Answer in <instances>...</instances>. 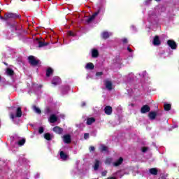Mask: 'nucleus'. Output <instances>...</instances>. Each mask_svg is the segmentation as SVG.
I'll return each mask as SVG.
<instances>
[{
    "label": "nucleus",
    "mask_w": 179,
    "mask_h": 179,
    "mask_svg": "<svg viewBox=\"0 0 179 179\" xmlns=\"http://www.w3.org/2000/svg\"><path fill=\"white\" fill-rule=\"evenodd\" d=\"M10 116L11 120H13V121H14L15 118L16 117L20 118V117H22V108H17L16 109V114L14 115L13 113H10Z\"/></svg>",
    "instance_id": "nucleus-1"
},
{
    "label": "nucleus",
    "mask_w": 179,
    "mask_h": 179,
    "mask_svg": "<svg viewBox=\"0 0 179 179\" xmlns=\"http://www.w3.org/2000/svg\"><path fill=\"white\" fill-rule=\"evenodd\" d=\"M28 59L31 65L35 66V65H38V64H40V60L34 56H29L28 57Z\"/></svg>",
    "instance_id": "nucleus-2"
},
{
    "label": "nucleus",
    "mask_w": 179,
    "mask_h": 179,
    "mask_svg": "<svg viewBox=\"0 0 179 179\" xmlns=\"http://www.w3.org/2000/svg\"><path fill=\"white\" fill-rule=\"evenodd\" d=\"M15 17H17V15L13 13H8L4 15L5 20H8L9 19H15Z\"/></svg>",
    "instance_id": "nucleus-3"
},
{
    "label": "nucleus",
    "mask_w": 179,
    "mask_h": 179,
    "mask_svg": "<svg viewBox=\"0 0 179 179\" xmlns=\"http://www.w3.org/2000/svg\"><path fill=\"white\" fill-rule=\"evenodd\" d=\"M167 44L172 50H176V48H177V43H176V41L173 40H169Z\"/></svg>",
    "instance_id": "nucleus-4"
},
{
    "label": "nucleus",
    "mask_w": 179,
    "mask_h": 179,
    "mask_svg": "<svg viewBox=\"0 0 179 179\" xmlns=\"http://www.w3.org/2000/svg\"><path fill=\"white\" fill-rule=\"evenodd\" d=\"M105 86L108 90H113V83L110 81V80H105Z\"/></svg>",
    "instance_id": "nucleus-5"
},
{
    "label": "nucleus",
    "mask_w": 179,
    "mask_h": 179,
    "mask_svg": "<svg viewBox=\"0 0 179 179\" xmlns=\"http://www.w3.org/2000/svg\"><path fill=\"white\" fill-rule=\"evenodd\" d=\"M63 141L64 142V143H71V136L69 134L64 135L63 136Z\"/></svg>",
    "instance_id": "nucleus-6"
},
{
    "label": "nucleus",
    "mask_w": 179,
    "mask_h": 179,
    "mask_svg": "<svg viewBox=\"0 0 179 179\" xmlns=\"http://www.w3.org/2000/svg\"><path fill=\"white\" fill-rule=\"evenodd\" d=\"M149 111H150V108L148 105L143 106L141 108V113H142V114H145L146 113H149Z\"/></svg>",
    "instance_id": "nucleus-7"
},
{
    "label": "nucleus",
    "mask_w": 179,
    "mask_h": 179,
    "mask_svg": "<svg viewBox=\"0 0 179 179\" xmlns=\"http://www.w3.org/2000/svg\"><path fill=\"white\" fill-rule=\"evenodd\" d=\"M105 114H107V115H111V113H113V108L111 106H106L104 109Z\"/></svg>",
    "instance_id": "nucleus-8"
},
{
    "label": "nucleus",
    "mask_w": 179,
    "mask_h": 179,
    "mask_svg": "<svg viewBox=\"0 0 179 179\" xmlns=\"http://www.w3.org/2000/svg\"><path fill=\"white\" fill-rule=\"evenodd\" d=\"M122 162H124V159H122V157H120L116 162H115L113 163V166L117 167V166H120V164H122Z\"/></svg>",
    "instance_id": "nucleus-9"
},
{
    "label": "nucleus",
    "mask_w": 179,
    "mask_h": 179,
    "mask_svg": "<svg viewBox=\"0 0 179 179\" xmlns=\"http://www.w3.org/2000/svg\"><path fill=\"white\" fill-rule=\"evenodd\" d=\"M113 34L111 32H107V31H103L101 34V36L103 38H108V37H110V36H112Z\"/></svg>",
    "instance_id": "nucleus-10"
},
{
    "label": "nucleus",
    "mask_w": 179,
    "mask_h": 179,
    "mask_svg": "<svg viewBox=\"0 0 179 179\" xmlns=\"http://www.w3.org/2000/svg\"><path fill=\"white\" fill-rule=\"evenodd\" d=\"M61 83V79L59 77H55L52 81V85H57Z\"/></svg>",
    "instance_id": "nucleus-11"
},
{
    "label": "nucleus",
    "mask_w": 179,
    "mask_h": 179,
    "mask_svg": "<svg viewBox=\"0 0 179 179\" xmlns=\"http://www.w3.org/2000/svg\"><path fill=\"white\" fill-rule=\"evenodd\" d=\"M58 120V117H57L55 115H51L50 117V122H52V124H54V122H56V121Z\"/></svg>",
    "instance_id": "nucleus-12"
},
{
    "label": "nucleus",
    "mask_w": 179,
    "mask_h": 179,
    "mask_svg": "<svg viewBox=\"0 0 179 179\" xmlns=\"http://www.w3.org/2000/svg\"><path fill=\"white\" fill-rule=\"evenodd\" d=\"M92 58H97V57H99V50H97L96 49H92Z\"/></svg>",
    "instance_id": "nucleus-13"
},
{
    "label": "nucleus",
    "mask_w": 179,
    "mask_h": 179,
    "mask_svg": "<svg viewBox=\"0 0 179 179\" xmlns=\"http://www.w3.org/2000/svg\"><path fill=\"white\" fill-rule=\"evenodd\" d=\"M99 15V11L94 13L91 17H90L87 20V23H90L92 20H94V17H96Z\"/></svg>",
    "instance_id": "nucleus-14"
},
{
    "label": "nucleus",
    "mask_w": 179,
    "mask_h": 179,
    "mask_svg": "<svg viewBox=\"0 0 179 179\" xmlns=\"http://www.w3.org/2000/svg\"><path fill=\"white\" fill-rule=\"evenodd\" d=\"M62 128L59 127H55L53 128V131L56 132V134H62Z\"/></svg>",
    "instance_id": "nucleus-15"
},
{
    "label": "nucleus",
    "mask_w": 179,
    "mask_h": 179,
    "mask_svg": "<svg viewBox=\"0 0 179 179\" xmlns=\"http://www.w3.org/2000/svg\"><path fill=\"white\" fill-rule=\"evenodd\" d=\"M153 44H154L155 45H159V44H160V39L159 38V36H156L154 38Z\"/></svg>",
    "instance_id": "nucleus-16"
},
{
    "label": "nucleus",
    "mask_w": 179,
    "mask_h": 179,
    "mask_svg": "<svg viewBox=\"0 0 179 179\" xmlns=\"http://www.w3.org/2000/svg\"><path fill=\"white\" fill-rule=\"evenodd\" d=\"M60 157L62 160H67L68 159V155L64 153V151L60 152Z\"/></svg>",
    "instance_id": "nucleus-17"
},
{
    "label": "nucleus",
    "mask_w": 179,
    "mask_h": 179,
    "mask_svg": "<svg viewBox=\"0 0 179 179\" xmlns=\"http://www.w3.org/2000/svg\"><path fill=\"white\" fill-rule=\"evenodd\" d=\"M52 72H54V71L52 70V69L51 68H48L47 69V71H46V76L48 78H50V76H51L52 75Z\"/></svg>",
    "instance_id": "nucleus-18"
},
{
    "label": "nucleus",
    "mask_w": 179,
    "mask_h": 179,
    "mask_svg": "<svg viewBox=\"0 0 179 179\" xmlns=\"http://www.w3.org/2000/svg\"><path fill=\"white\" fill-rule=\"evenodd\" d=\"M150 173L152 175V176H157V169L156 168H152L150 169L149 170Z\"/></svg>",
    "instance_id": "nucleus-19"
},
{
    "label": "nucleus",
    "mask_w": 179,
    "mask_h": 179,
    "mask_svg": "<svg viewBox=\"0 0 179 179\" xmlns=\"http://www.w3.org/2000/svg\"><path fill=\"white\" fill-rule=\"evenodd\" d=\"M86 69H94V65L92 63H88L87 64V65L85 66Z\"/></svg>",
    "instance_id": "nucleus-20"
},
{
    "label": "nucleus",
    "mask_w": 179,
    "mask_h": 179,
    "mask_svg": "<svg viewBox=\"0 0 179 179\" xmlns=\"http://www.w3.org/2000/svg\"><path fill=\"white\" fill-rule=\"evenodd\" d=\"M99 166H100V161L96 160L94 165V170H98Z\"/></svg>",
    "instance_id": "nucleus-21"
},
{
    "label": "nucleus",
    "mask_w": 179,
    "mask_h": 179,
    "mask_svg": "<svg viewBox=\"0 0 179 179\" xmlns=\"http://www.w3.org/2000/svg\"><path fill=\"white\" fill-rule=\"evenodd\" d=\"M149 117L150 120H155L156 118V113L155 112H150L149 113Z\"/></svg>",
    "instance_id": "nucleus-22"
},
{
    "label": "nucleus",
    "mask_w": 179,
    "mask_h": 179,
    "mask_svg": "<svg viewBox=\"0 0 179 179\" xmlns=\"http://www.w3.org/2000/svg\"><path fill=\"white\" fill-rule=\"evenodd\" d=\"M164 108L166 111H169L170 110V109L171 108V105L169 104V103H165L164 105Z\"/></svg>",
    "instance_id": "nucleus-23"
},
{
    "label": "nucleus",
    "mask_w": 179,
    "mask_h": 179,
    "mask_svg": "<svg viewBox=\"0 0 179 179\" xmlns=\"http://www.w3.org/2000/svg\"><path fill=\"white\" fill-rule=\"evenodd\" d=\"M93 122H94V118L91 117V118H88L87 120V125H92V124H93Z\"/></svg>",
    "instance_id": "nucleus-24"
},
{
    "label": "nucleus",
    "mask_w": 179,
    "mask_h": 179,
    "mask_svg": "<svg viewBox=\"0 0 179 179\" xmlns=\"http://www.w3.org/2000/svg\"><path fill=\"white\" fill-rule=\"evenodd\" d=\"M44 138L46 139V141H51V134L46 133L44 134Z\"/></svg>",
    "instance_id": "nucleus-25"
},
{
    "label": "nucleus",
    "mask_w": 179,
    "mask_h": 179,
    "mask_svg": "<svg viewBox=\"0 0 179 179\" xmlns=\"http://www.w3.org/2000/svg\"><path fill=\"white\" fill-rule=\"evenodd\" d=\"M6 73H7V75H9L10 76L13 75V70L10 69H7Z\"/></svg>",
    "instance_id": "nucleus-26"
},
{
    "label": "nucleus",
    "mask_w": 179,
    "mask_h": 179,
    "mask_svg": "<svg viewBox=\"0 0 179 179\" xmlns=\"http://www.w3.org/2000/svg\"><path fill=\"white\" fill-rule=\"evenodd\" d=\"M26 143V140L24 139H21L18 141V145L20 146H23V144Z\"/></svg>",
    "instance_id": "nucleus-27"
},
{
    "label": "nucleus",
    "mask_w": 179,
    "mask_h": 179,
    "mask_svg": "<svg viewBox=\"0 0 179 179\" xmlns=\"http://www.w3.org/2000/svg\"><path fill=\"white\" fill-rule=\"evenodd\" d=\"M47 45V43H44V42H41V41H39L38 42V47L41 48V47H44Z\"/></svg>",
    "instance_id": "nucleus-28"
},
{
    "label": "nucleus",
    "mask_w": 179,
    "mask_h": 179,
    "mask_svg": "<svg viewBox=\"0 0 179 179\" xmlns=\"http://www.w3.org/2000/svg\"><path fill=\"white\" fill-rule=\"evenodd\" d=\"M34 110L35 111V113H36L37 114H40V113H41V110H40V108L34 106Z\"/></svg>",
    "instance_id": "nucleus-29"
},
{
    "label": "nucleus",
    "mask_w": 179,
    "mask_h": 179,
    "mask_svg": "<svg viewBox=\"0 0 179 179\" xmlns=\"http://www.w3.org/2000/svg\"><path fill=\"white\" fill-rule=\"evenodd\" d=\"M111 162H113V159L111 158H108L105 161L106 164H111Z\"/></svg>",
    "instance_id": "nucleus-30"
},
{
    "label": "nucleus",
    "mask_w": 179,
    "mask_h": 179,
    "mask_svg": "<svg viewBox=\"0 0 179 179\" xmlns=\"http://www.w3.org/2000/svg\"><path fill=\"white\" fill-rule=\"evenodd\" d=\"M107 146H105V145H101V150L102 151V152H106V151H107Z\"/></svg>",
    "instance_id": "nucleus-31"
},
{
    "label": "nucleus",
    "mask_w": 179,
    "mask_h": 179,
    "mask_svg": "<svg viewBox=\"0 0 179 179\" xmlns=\"http://www.w3.org/2000/svg\"><path fill=\"white\" fill-rule=\"evenodd\" d=\"M102 75H103V72H97L96 73V78H100V76H102Z\"/></svg>",
    "instance_id": "nucleus-32"
},
{
    "label": "nucleus",
    "mask_w": 179,
    "mask_h": 179,
    "mask_svg": "<svg viewBox=\"0 0 179 179\" xmlns=\"http://www.w3.org/2000/svg\"><path fill=\"white\" fill-rule=\"evenodd\" d=\"M38 132H39V134H43V132H44V128L39 127Z\"/></svg>",
    "instance_id": "nucleus-33"
},
{
    "label": "nucleus",
    "mask_w": 179,
    "mask_h": 179,
    "mask_svg": "<svg viewBox=\"0 0 179 179\" xmlns=\"http://www.w3.org/2000/svg\"><path fill=\"white\" fill-rule=\"evenodd\" d=\"M68 34L69 36H76L75 33L71 31L68 32Z\"/></svg>",
    "instance_id": "nucleus-34"
},
{
    "label": "nucleus",
    "mask_w": 179,
    "mask_h": 179,
    "mask_svg": "<svg viewBox=\"0 0 179 179\" xmlns=\"http://www.w3.org/2000/svg\"><path fill=\"white\" fill-rule=\"evenodd\" d=\"M150 19H155V17H156V15L155 14H150Z\"/></svg>",
    "instance_id": "nucleus-35"
},
{
    "label": "nucleus",
    "mask_w": 179,
    "mask_h": 179,
    "mask_svg": "<svg viewBox=\"0 0 179 179\" xmlns=\"http://www.w3.org/2000/svg\"><path fill=\"white\" fill-rule=\"evenodd\" d=\"M84 139H89V134H84Z\"/></svg>",
    "instance_id": "nucleus-36"
},
{
    "label": "nucleus",
    "mask_w": 179,
    "mask_h": 179,
    "mask_svg": "<svg viewBox=\"0 0 179 179\" xmlns=\"http://www.w3.org/2000/svg\"><path fill=\"white\" fill-rule=\"evenodd\" d=\"M122 43H123L124 44H127V43H128V39H127V38H123V39H122Z\"/></svg>",
    "instance_id": "nucleus-37"
},
{
    "label": "nucleus",
    "mask_w": 179,
    "mask_h": 179,
    "mask_svg": "<svg viewBox=\"0 0 179 179\" xmlns=\"http://www.w3.org/2000/svg\"><path fill=\"white\" fill-rule=\"evenodd\" d=\"M106 175H107V171L102 172L103 177H105V176H106Z\"/></svg>",
    "instance_id": "nucleus-38"
},
{
    "label": "nucleus",
    "mask_w": 179,
    "mask_h": 179,
    "mask_svg": "<svg viewBox=\"0 0 179 179\" xmlns=\"http://www.w3.org/2000/svg\"><path fill=\"white\" fill-rule=\"evenodd\" d=\"M94 150V147L92 146V147H90V152H93Z\"/></svg>",
    "instance_id": "nucleus-39"
},
{
    "label": "nucleus",
    "mask_w": 179,
    "mask_h": 179,
    "mask_svg": "<svg viewBox=\"0 0 179 179\" xmlns=\"http://www.w3.org/2000/svg\"><path fill=\"white\" fill-rule=\"evenodd\" d=\"M147 150H148V148H145V147L143 148L142 149V152H146Z\"/></svg>",
    "instance_id": "nucleus-40"
},
{
    "label": "nucleus",
    "mask_w": 179,
    "mask_h": 179,
    "mask_svg": "<svg viewBox=\"0 0 179 179\" xmlns=\"http://www.w3.org/2000/svg\"><path fill=\"white\" fill-rule=\"evenodd\" d=\"M150 1H152V0H145L146 5H148V3H149V2H150Z\"/></svg>",
    "instance_id": "nucleus-41"
},
{
    "label": "nucleus",
    "mask_w": 179,
    "mask_h": 179,
    "mask_svg": "<svg viewBox=\"0 0 179 179\" xmlns=\"http://www.w3.org/2000/svg\"><path fill=\"white\" fill-rule=\"evenodd\" d=\"M127 50L129 52H132V49L131 48H127Z\"/></svg>",
    "instance_id": "nucleus-42"
},
{
    "label": "nucleus",
    "mask_w": 179,
    "mask_h": 179,
    "mask_svg": "<svg viewBox=\"0 0 179 179\" xmlns=\"http://www.w3.org/2000/svg\"><path fill=\"white\" fill-rule=\"evenodd\" d=\"M0 19L5 20V17H2V16H0Z\"/></svg>",
    "instance_id": "nucleus-43"
},
{
    "label": "nucleus",
    "mask_w": 179,
    "mask_h": 179,
    "mask_svg": "<svg viewBox=\"0 0 179 179\" xmlns=\"http://www.w3.org/2000/svg\"><path fill=\"white\" fill-rule=\"evenodd\" d=\"M145 75H146V71H144V72L143 73V76H145Z\"/></svg>",
    "instance_id": "nucleus-44"
},
{
    "label": "nucleus",
    "mask_w": 179,
    "mask_h": 179,
    "mask_svg": "<svg viewBox=\"0 0 179 179\" xmlns=\"http://www.w3.org/2000/svg\"><path fill=\"white\" fill-rule=\"evenodd\" d=\"M35 178H38V174L35 175Z\"/></svg>",
    "instance_id": "nucleus-45"
},
{
    "label": "nucleus",
    "mask_w": 179,
    "mask_h": 179,
    "mask_svg": "<svg viewBox=\"0 0 179 179\" xmlns=\"http://www.w3.org/2000/svg\"><path fill=\"white\" fill-rule=\"evenodd\" d=\"M157 2H159V1H160V0H155Z\"/></svg>",
    "instance_id": "nucleus-46"
},
{
    "label": "nucleus",
    "mask_w": 179,
    "mask_h": 179,
    "mask_svg": "<svg viewBox=\"0 0 179 179\" xmlns=\"http://www.w3.org/2000/svg\"><path fill=\"white\" fill-rule=\"evenodd\" d=\"M85 103H83V106H85Z\"/></svg>",
    "instance_id": "nucleus-47"
},
{
    "label": "nucleus",
    "mask_w": 179,
    "mask_h": 179,
    "mask_svg": "<svg viewBox=\"0 0 179 179\" xmlns=\"http://www.w3.org/2000/svg\"><path fill=\"white\" fill-rule=\"evenodd\" d=\"M0 80H1V76H0Z\"/></svg>",
    "instance_id": "nucleus-48"
}]
</instances>
